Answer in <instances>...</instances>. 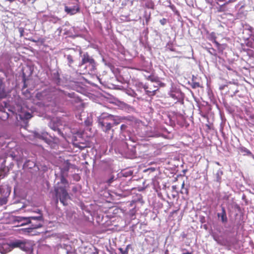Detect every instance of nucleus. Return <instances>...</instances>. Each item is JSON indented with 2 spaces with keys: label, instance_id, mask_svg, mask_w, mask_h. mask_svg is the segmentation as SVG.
<instances>
[{
  "label": "nucleus",
  "instance_id": "1",
  "mask_svg": "<svg viewBox=\"0 0 254 254\" xmlns=\"http://www.w3.org/2000/svg\"><path fill=\"white\" fill-rule=\"evenodd\" d=\"M55 203L57 205L59 200L64 205H66V200L70 198L65 186H57L55 187Z\"/></svg>",
  "mask_w": 254,
  "mask_h": 254
},
{
  "label": "nucleus",
  "instance_id": "2",
  "mask_svg": "<svg viewBox=\"0 0 254 254\" xmlns=\"http://www.w3.org/2000/svg\"><path fill=\"white\" fill-rule=\"evenodd\" d=\"M35 98L40 101L39 102V104L44 107L50 106V103L53 101L52 93L48 90H44L37 92L35 95Z\"/></svg>",
  "mask_w": 254,
  "mask_h": 254
},
{
  "label": "nucleus",
  "instance_id": "3",
  "mask_svg": "<svg viewBox=\"0 0 254 254\" xmlns=\"http://www.w3.org/2000/svg\"><path fill=\"white\" fill-rule=\"evenodd\" d=\"M98 123L101 130L106 133H108L113 127L108 113H102L98 118Z\"/></svg>",
  "mask_w": 254,
  "mask_h": 254
},
{
  "label": "nucleus",
  "instance_id": "4",
  "mask_svg": "<svg viewBox=\"0 0 254 254\" xmlns=\"http://www.w3.org/2000/svg\"><path fill=\"white\" fill-rule=\"evenodd\" d=\"M21 219L26 220V223H30L31 227L28 229H35L42 226L43 218L42 216L21 217Z\"/></svg>",
  "mask_w": 254,
  "mask_h": 254
},
{
  "label": "nucleus",
  "instance_id": "5",
  "mask_svg": "<svg viewBox=\"0 0 254 254\" xmlns=\"http://www.w3.org/2000/svg\"><path fill=\"white\" fill-rule=\"evenodd\" d=\"M86 64H88V66L90 68V70L91 72L94 71L96 69V64L95 60L90 56L88 53H84L82 56V60L81 63L79 64V66H81Z\"/></svg>",
  "mask_w": 254,
  "mask_h": 254
},
{
  "label": "nucleus",
  "instance_id": "6",
  "mask_svg": "<svg viewBox=\"0 0 254 254\" xmlns=\"http://www.w3.org/2000/svg\"><path fill=\"white\" fill-rule=\"evenodd\" d=\"M146 94L149 96H154L156 94V92L158 90L159 88L157 85L154 84H145L143 85Z\"/></svg>",
  "mask_w": 254,
  "mask_h": 254
},
{
  "label": "nucleus",
  "instance_id": "7",
  "mask_svg": "<svg viewBox=\"0 0 254 254\" xmlns=\"http://www.w3.org/2000/svg\"><path fill=\"white\" fill-rule=\"evenodd\" d=\"M8 246L11 249L19 248L24 251H27L28 250V248L26 246V243L21 241L20 240H16L15 241L10 242L8 244Z\"/></svg>",
  "mask_w": 254,
  "mask_h": 254
},
{
  "label": "nucleus",
  "instance_id": "8",
  "mask_svg": "<svg viewBox=\"0 0 254 254\" xmlns=\"http://www.w3.org/2000/svg\"><path fill=\"white\" fill-rule=\"evenodd\" d=\"M111 122H113L112 126H117L123 122L125 119V118H123L119 116H116L113 115L109 114Z\"/></svg>",
  "mask_w": 254,
  "mask_h": 254
},
{
  "label": "nucleus",
  "instance_id": "9",
  "mask_svg": "<svg viewBox=\"0 0 254 254\" xmlns=\"http://www.w3.org/2000/svg\"><path fill=\"white\" fill-rule=\"evenodd\" d=\"M218 217L220 218L221 221L223 223H226L228 221L226 212L224 207H222V212L217 214Z\"/></svg>",
  "mask_w": 254,
  "mask_h": 254
},
{
  "label": "nucleus",
  "instance_id": "10",
  "mask_svg": "<svg viewBox=\"0 0 254 254\" xmlns=\"http://www.w3.org/2000/svg\"><path fill=\"white\" fill-rule=\"evenodd\" d=\"M6 97V93L5 90V85L2 80L0 78V99Z\"/></svg>",
  "mask_w": 254,
  "mask_h": 254
},
{
  "label": "nucleus",
  "instance_id": "11",
  "mask_svg": "<svg viewBox=\"0 0 254 254\" xmlns=\"http://www.w3.org/2000/svg\"><path fill=\"white\" fill-rule=\"evenodd\" d=\"M57 186H65V188L68 187V182L63 175L61 176V181L57 184Z\"/></svg>",
  "mask_w": 254,
  "mask_h": 254
},
{
  "label": "nucleus",
  "instance_id": "12",
  "mask_svg": "<svg viewBox=\"0 0 254 254\" xmlns=\"http://www.w3.org/2000/svg\"><path fill=\"white\" fill-rule=\"evenodd\" d=\"M64 10L67 13L70 14L71 15H73V14H75L76 12H77L78 11L79 8H77L76 9H75L74 7L70 8L67 6H65L64 7Z\"/></svg>",
  "mask_w": 254,
  "mask_h": 254
},
{
  "label": "nucleus",
  "instance_id": "13",
  "mask_svg": "<svg viewBox=\"0 0 254 254\" xmlns=\"http://www.w3.org/2000/svg\"><path fill=\"white\" fill-rule=\"evenodd\" d=\"M246 45L247 46L254 49V36L248 38L246 41Z\"/></svg>",
  "mask_w": 254,
  "mask_h": 254
},
{
  "label": "nucleus",
  "instance_id": "14",
  "mask_svg": "<svg viewBox=\"0 0 254 254\" xmlns=\"http://www.w3.org/2000/svg\"><path fill=\"white\" fill-rule=\"evenodd\" d=\"M240 152L244 155H251L252 154L251 152L245 147H240L239 148Z\"/></svg>",
  "mask_w": 254,
  "mask_h": 254
},
{
  "label": "nucleus",
  "instance_id": "15",
  "mask_svg": "<svg viewBox=\"0 0 254 254\" xmlns=\"http://www.w3.org/2000/svg\"><path fill=\"white\" fill-rule=\"evenodd\" d=\"M223 172L221 170L219 169L217 171L216 174V180L217 182L220 183L221 181V176L223 175Z\"/></svg>",
  "mask_w": 254,
  "mask_h": 254
},
{
  "label": "nucleus",
  "instance_id": "16",
  "mask_svg": "<svg viewBox=\"0 0 254 254\" xmlns=\"http://www.w3.org/2000/svg\"><path fill=\"white\" fill-rule=\"evenodd\" d=\"M136 213V210L135 209V208H132L129 211L128 215L129 216V218L131 220H133L135 218Z\"/></svg>",
  "mask_w": 254,
  "mask_h": 254
},
{
  "label": "nucleus",
  "instance_id": "17",
  "mask_svg": "<svg viewBox=\"0 0 254 254\" xmlns=\"http://www.w3.org/2000/svg\"><path fill=\"white\" fill-rule=\"evenodd\" d=\"M66 59L68 62V65L69 66L71 67L72 64L74 62L73 56L72 55H68L66 56Z\"/></svg>",
  "mask_w": 254,
  "mask_h": 254
},
{
  "label": "nucleus",
  "instance_id": "18",
  "mask_svg": "<svg viewBox=\"0 0 254 254\" xmlns=\"http://www.w3.org/2000/svg\"><path fill=\"white\" fill-rule=\"evenodd\" d=\"M215 44L217 48V50L219 52L222 53L224 49V47L220 43H219L217 41H215Z\"/></svg>",
  "mask_w": 254,
  "mask_h": 254
},
{
  "label": "nucleus",
  "instance_id": "19",
  "mask_svg": "<svg viewBox=\"0 0 254 254\" xmlns=\"http://www.w3.org/2000/svg\"><path fill=\"white\" fill-rule=\"evenodd\" d=\"M32 116L31 115V114L28 112H26L25 113H24V117H23V119H26V120H28V119H30L32 118Z\"/></svg>",
  "mask_w": 254,
  "mask_h": 254
},
{
  "label": "nucleus",
  "instance_id": "20",
  "mask_svg": "<svg viewBox=\"0 0 254 254\" xmlns=\"http://www.w3.org/2000/svg\"><path fill=\"white\" fill-rule=\"evenodd\" d=\"M191 87L192 88H196L200 87V85L199 82H192V83L191 84Z\"/></svg>",
  "mask_w": 254,
  "mask_h": 254
},
{
  "label": "nucleus",
  "instance_id": "21",
  "mask_svg": "<svg viewBox=\"0 0 254 254\" xmlns=\"http://www.w3.org/2000/svg\"><path fill=\"white\" fill-rule=\"evenodd\" d=\"M18 31L20 34V37H22L24 36V29L23 27L18 28Z\"/></svg>",
  "mask_w": 254,
  "mask_h": 254
},
{
  "label": "nucleus",
  "instance_id": "22",
  "mask_svg": "<svg viewBox=\"0 0 254 254\" xmlns=\"http://www.w3.org/2000/svg\"><path fill=\"white\" fill-rule=\"evenodd\" d=\"M159 22L162 25H165L168 22V20L166 18H163L160 19Z\"/></svg>",
  "mask_w": 254,
  "mask_h": 254
},
{
  "label": "nucleus",
  "instance_id": "23",
  "mask_svg": "<svg viewBox=\"0 0 254 254\" xmlns=\"http://www.w3.org/2000/svg\"><path fill=\"white\" fill-rule=\"evenodd\" d=\"M208 52L212 55L216 56L217 55L216 50L213 48H210L208 51Z\"/></svg>",
  "mask_w": 254,
  "mask_h": 254
},
{
  "label": "nucleus",
  "instance_id": "24",
  "mask_svg": "<svg viewBox=\"0 0 254 254\" xmlns=\"http://www.w3.org/2000/svg\"><path fill=\"white\" fill-rule=\"evenodd\" d=\"M119 250L122 254H127L128 253V250L127 248L125 249V250L123 248H120Z\"/></svg>",
  "mask_w": 254,
  "mask_h": 254
},
{
  "label": "nucleus",
  "instance_id": "25",
  "mask_svg": "<svg viewBox=\"0 0 254 254\" xmlns=\"http://www.w3.org/2000/svg\"><path fill=\"white\" fill-rule=\"evenodd\" d=\"M180 192L182 194H186L187 195L189 194L188 189L187 188H184V190H181Z\"/></svg>",
  "mask_w": 254,
  "mask_h": 254
},
{
  "label": "nucleus",
  "instance_id": "26",
  "mask_svg": "<svg viewBox=\"0 0 254 254\" xmlns=\"http://www.w3.org/2000/svg\"><path fill=\"white\" fill-rule=\"evenodd\" d=\"M216 37L214 35V34L213 33H212L211 34V38H210L211 41H213V42L214 43H215V41H216Z\"/></svg>",
  "mask_w": 254,
  "mask_h": 254
},
{
  "label": "nucleus",
  "instance_id": "27",
  "mask_svg": "<svg viewBox=\"0 0 254 254\" xmlns=\"http://www.w3.org/2000/svg\"><path fill=\"white\" fill-rule=\"evenodd\" d=\"M148 79L150 80L151 81H156L158 80L157 77H155L152 76H148Z\"/></svg>",
  "mask_w": 254,
  "mask_h": 254
},
{
  "label": "nucleus",
  "instance_id": "28",
  "mask_svg": "<svg viewBox=\"0 0 254 254\" xmlns=\"http://www.w3.org/2000/svg\"><path fill=\"white\" fill-rule=\"evenodd\" d=\"M113 181H114V177H112L107 181V183H108V184L110 185L113 182Z\"/></svg>",
  "mask_w": 254,
  "mask_h": 254
},
{
  "label": "nucleus",
  "instance_id": "29",
  "mask_svg": "<svg viewBox=\"0 0 254 254\" xmlns=\"http://www.w3.org/2000/svg\"><path fill=\"white\" fill-rule=\"evenodd\" d=\"M127 126L125 125H122L121 126V129L122 130H125L127 128Z\"/></svg>",
  "mask_w": 254,
  "mask_h": 254
},
{
  "label": "nucleus",
  "instance_id": "30",
  "mask_svg": "<svg viewBox=\"0 0 254 254\" xmlns=\"http://www.w3.org/2000/svg\"><path fill=\"white\" fill-rule=\"evenodd\" d=\"M213 238L218 243L221 244L219 240V238L217 236H213Z\"/></svg>",
  "mask_w": 254,
  "mask_h": 254
},
{
  "label": "nucleus",
  "instance_id": "31",
  "mask_svg": "<svg viewBox=\"0 0 254 254\" xmlns=\"http://www.w3.org/2000/svg\"><path fill=\"white\" fill-rule=\"evenodd\" d=\"M21 217H19V219L18 220V221H23L24 222L22 224V225L28 224V223H26V220H23V219H21Z\"/></svg>",
  "mask_w": 254,
  "mask_h": 254
},
{
  "label": "nucleus",
  "instance_id": "32",
  "mask_svg": "<svg viewBox=\"0 0 254 254\" xmlns=\"http://www.w3.org/2000/svg\"><path fill=\"white\" fill-rule=\"evenodd\" d=\"M253 28L251 26H249V28L248 29H246L245 30H248L250 31L251 33V34L253 33Z\"/></svg>",
  "mask_w": 254,
  "mask_h": 254
},
{
  "label": "nucleus",
  "instance_id": "33",
  "mask_svg": "<svg viewBox=\"0 0 254 254\" xmlns=\"http://www.w3.org/2000/svg\"><path fill=\"white\" fill-rule=\"evenodd\" d=\"M35 136L36 137H37V138H40V139H43V137L41 135H40V134H39L38 133H35Z\"/></svg>",
  "mask_w": 254,
  "mask_h": 254
},
{
  "label": "nucleus",
  "instance_id": "34",
  "mask_svg": "<svg viewBox=\"0 0 254 254\" xmlns=\"http://www.w3.org/2000/svg\"><path fill=\"white\" fill-rule=\"evenodd\" d=\"M66 254H74V252L73 251H67Z\"/></svg>",
  "mask_w": 254,
  "mask_h": 254
},
{
  "label": "nucleus",
  "instance_id": "35",
  "mask_svg": "<svg viewBox=\"0 0 254 254\" xmlns=\"http://www.w3.org/2000/svg\"><path fill=\"white\" fill-rule=\"evenodd\" d=\"M184 188H185V182L184 181L182 184L181 186V190H184Z\"/></svg>",
  "mask_w": 254,
  "mask_h": 254
},
{
  "label": "nucleus",
  "instance_id": "36",
  "mask_svg": "<svg viewBox=\"0 0 254 254\" xmlns=\"http://www.w3.org/2000/svg\"><path fill=\"white\" fill-rule=\"evenodd\" d=\"M232 1H233V0H229L228 2H226V3H225L224 4V5H226V4H228L229 2H232Z\"/></svg>",
  "mask_w": 254,
  "mask_h": 254
},
{
  "label": "nucleus",
  "instance_id": "37",
  "mask_svg": "<svg viewBox=\"0 0 254 254\" xmlns=\"http://www.w3.org/2000/svg\"><path fill=\"white\" fill-rule=\"evenodd\" d=\"M15 0H6V1H8L10 2H12L14 1Z\"/></svg>",
  "mask_w": 254,
  "mask_h": 254
},
{
  "label": "nucleus",
  "instance_id": "38",
  "mask_svg": "<svg viewBox=\"0 0 254 254\" xmlns=\"http://www.w3.org/2000/svg\"><path fill=\"white\" fill-rule=\"evenodd\" d=\"M182 254H192V253H190V252H187L185 253H183Z\"/></svg>",
  "mask_w": 254,
  "mask_h": 254
},
{
  "label": "nucleus",
  "instance_id": "39",
  "mask_svg": "<svg viewBox=\"0 0 254 254\" xmlns=\"http://www.w3.org/2000/svg\"><path fill=\"white\" fill-rule=\"evenodd\" d=\"M216 164L217 165H220V164L219 162H216Z\"/></svg>",
  "mask_w": 254,
  "mask_h": 254
},
{
  "label": "nucleus",
  "instance_id": "40",
  "mask_svg": "<svg viewBox=\"0 0 254 254\" xmlns=\"http://www.w3.org/2000/svg\"><path fill=\"white\" fill-rule=\"evenodd\" d=\"M172 188H173V189H175L176 188V186H173L172 187Z\"/></svg>",
  "mask_w": 254,
  "mask_h": 254
},
{
  "label": "nucleus",
  "instance_id": "41",
  "mask_svg": "<svg viewBox=\"0 0 254 254\" xmlns=\"http://www.w3.org/2000/svg\"><path fill=\"white\" fill-rule=\"evenodd\" d=\"M168 250H167V251H166V252H165V254H168Z\"/></svg>",
  "mask_w": 254,
  "mask_h": 254
},
{
  "label": "nucleus",
  "instance_id": "42",
  "mask_svg": "<svg viewBox=\"0 0 254 254\" xmlns=\"http://www.w3.org/2000/svg\"><path fill=\"white\" fill-rule=\"evenodd\" d=\"M79 54H80V55H81V54H82V51L81 50L79 52Z\"/></svg>",
  "mask_w": 254,
  "mask_h": 254
},
{
  "label": "nucleus",
  "instance_id": "43",
  "mask_svg": "<svg viewBox=\"0 0 254 254\" xmlns=\"http://www.w3.org/2000/svg\"><path fill=\"white\" fill-rule=\"evenodd\" d=\"M227 69H229V70H230V69H231V68H230L229 67H227Z\"/></svg>",
  "mask_w": 254,
  "mask_h": 254
},
{
  "label": "nucleus",
  "instance_id": "44",
  "mask_svg": "<svg viewBox=\"0 0 254 254\" xmlns=\"http://www.w3.org/2000/svg\"><path fill=\"white\" fill-rule=\"evenodd\" d=\"M172 97H175V96L173 94H172Z\"/></svg>",
  "mask_w": 254,
  "mask_h": 254
},
{
  "label": "nucleus",
  "instance_id": "45",
  "mask_svg": "<svg viewBox=\"0 0 254 254\" xmlns=\"http://www.w3.org/2000/svg\"><path fill=\"white\" fill-rule=\"evenodd\" d=\"M172 97H175V96L173 94H172Z\"/></svg>",
  "mask_w": 254,
  "mask_h": 254
},
{
  "label": "nucleus",
  "instance_id": "46",
  "mask_svg": "<svg viewBox=\"0 0 254 254\" xmlns=\"http://www.w3.org/2000/svg\"><path fill=\"white\" fill-rule=\"evenodd\" d=\"M207 126L208 127V128H210V126L209 125H207Z\"/></svg>",
  "mask_w": 254,
  "mask_h": 254
},
{
  "label": "nucleus",
  "instance_id": "47",
  "mask_svg": "<svg viewBox=\"0 0 254 254\" xmlns=\"http://www.w3.org/2000/svg\"><path fill=\"white\" fill-rule=\"evenodd\" d=\"M218 11L220 12V11H222V10L221 9L219 10Z\"/></svg>",
  "mask_w": 254,
  "mask_h": 254
}]
</instances>
